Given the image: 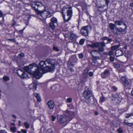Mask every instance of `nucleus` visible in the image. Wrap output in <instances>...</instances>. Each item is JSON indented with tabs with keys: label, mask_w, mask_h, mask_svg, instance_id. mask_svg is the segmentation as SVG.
Segmentation results:
<instances>
[{
	"label": "nucleus",
	"mask_w": 133,
	"mask_h": 133,
	"mask_svg": "<svg viewBox=\"0 0 133 133\" xmlns=\"http://www.w3.org/2000/svg\"><path fill=\"white\" fill-rule=\"evenodd\" d=\"M113 66L116 69H117L120 67V65L119 64L116 63H113Z\"/></svg>",
	"instance_id": "obj_31"
},
{
	"label": "nucleus",
	"mask_w": 133,
	"mask_h": 133,
	"mask_svg": "<svg viewBox=\"0 0 133 133\" xmlns=\"http://www.w3.org/2000/svg\"><path fill=\"white\" fill-rule=\"evenodd\" d=\"M8 40L14 42H15L16 41L14 39H8Z\"/></svg>",
	"instance_id": "obj_51"
},
{
	"label": "nucleus",
	"mask_w": 133,
	"mask_h": 133,
	"mask_svg": "<svg viewBox=\"0 0 133 133\" xmlns=\"http://www.w3.org/2000/svg\"><path fill=\"white\" fill-rule=\"evenodd\" d=\"M121 82L122 83L124 89H127L129 88V83L127 78L125 76H123L121 77Z\"/></svg>",
	"instance_id": "obj_5"
},
{
	"label": "nucleus",
	"mask_w": 133,
	"mask_h": 133,
	"mask_svg": "<svg viewBox=\"0 0 133 133\" xmlns=\"http://www.w3.org/2000/svg\"><path fill=\"white\" fill-rule=\"evenodd\" d=\"M52 120V121H54L56 119V117L53 115L51 116Z\"/></svg>",
	"instance_id": "obj_50"
},
{
	"label": "nucleus",
	"mask_w": 133,
	"mask_h": 133,
	"mask_svg": "<svg viewBox=\"0 0 133 133\" xmlns=\"http://www.w3.org/2000/svg\"><path fill=\"white\" fill-rule=\"evenodd\" d=\"M54 24L53 23L51 22L49 24V27L52 30H54L55 28V26Z\"/></svg>",
	"instance_id": "obj_22"
},
{
	"label": "nucleus",
	"mask_w": 133,
	"mask_h": 133,
	"mask_svg": "<svg viewBox=\"0 0 133 133\" xmlns=\"http://www.w3.org/2000/svg\"><path fill=\"white\" fill-rule=\"evenodd\" d=\"M100 58V57L99 56H96L93 57L91 58L92 61L94 63H95L97 59H99Z\"/></svg>",
	"instance_id": "obj_26"
},
{
	"label": "nucleus",
	"mask_w": 133,
	"mask_h": 133,
	"mask_svg": "<svg viewBox=\"0 0 133 133\" xmlns=\"http://www.w3.org/2000/svg\"><path fill=\"white\" fill-rule=\"evenodd\" d=\"M93 75V73L92 72H90L89 73V75L90 77L92 76Z\"/></svg>",
	"instance_id": "obj_53"
},
{
	"label": "nucleus",
	"mask_w": 133,
	"mask_h": 133,
	"mask_svg": "<svg viewBox=\"0 0 133 133\" xmlns=\"http://www.w3.org/2000/svg\"><path fill=\"white\" fill-rule=\"evenodd\" d=\"M67 65L68 68L71 67H74V65L70 61H68V62Z\"/></svg>",
	"instance_id": "obj_29"
},
{
	"label": "nucleus",
	"mask_w": 133,
	"mask_h": 133,
	"mask_svg": "<svg viewBox=\"0 0 133 133\" xmlns=\"http://www.w3.org/2000/svg\"><path fill=\"white\" fill-rule=\"evenodd\" d=\"M57 118L58 122L60 124H63L67 120H68V117L65 115H58Z\"/></svg>",
	"instance_id": "obj_6"
},
{
	"label": "nucleus",
	"mask_w": 133,
	"mask_h": 133,
	"mask_svg": "<svg viewBox=\"0 0 133 133\" xmlns=\"http://www.w3.org/2000/svg\"><path fill=\"white\" fill-rule=\"evenodd\" d=\"M127 49V45H124L123 47L122 48V49Z\"/></svg>",
	"instance_id": "obj_60"
},
{
	"label": "nucleus",
	"mask_w": 133,
	"mask_h": 133,
	"mask_svg": "<svg viewBox=\"0 0 133 133\" xmlns=\"http://www.w3.org/2000/svg\"><path fill=\"white\" fill-rule=\"evenodd\" d=\"M124 55L127 58L130 57L131 56L130 51L128 50L125 52Z\"/></svg>",
	"instance_id": "obj_21"
},
{
	"label": "nucleus",
	"mask_w": 133,
	"mask_h": 133,
	"mask_svg": "<svg viewBox=\"0 0 133 133\" xmlns=\"http://www.w3.org/2000/svg\"><path fill=\"white\" fill-rule=\"evenodd\" d=\"M19 55L20 57H23L24 56V54L22 53H21L20 54H19Z\"/></svg>",
	"instance_id": "obj_56"
},
{
	"label": "nucleus",
	"mask_w": 133,
	"mask_h": 133,
	"mask_svg": "<svg viewBox=\"0 0 133 133\" xmlns=\"http://www.w3.org/2000/svg\"><path fill=\"white\" fill-rule=\"evenodd\" d=\"M53 49L54 50L58 52L59 51V49L57 47L55 46H54L53 47Z\"/></svg>",
	"instance_id": "obj_42"
},
{
	"label": "nucleus",
	"mask_w": 133,
	"mask_h": 133,
	"mask_svg": "<svg viewBox=\"0 0 133 133\" xmlns=\"http://www.w3.org/2000/svg\"><path fill=\"white\" fill-rule=\"evenodd\" d=\"M21 131L22 133H26L27 132V131L24 129H22L21 130Z\"/></svg>",
	"instance_id": "obj_55"
},
{
	"label": "nucleus",
	"mask_w": 133,
	"mask_h": 133,
	"mask_svg": "<svg viewBox=\"0 0 133 133\" xmlns=\"http://www.w3.org/2000/svg\"><path fill=\"white\" fill-rule=\"evenodd\" d=\"M24 125L25 128L26 129H28L30 127V125L28 122H25L24 123Z\"/></svg>",
	"instance_id": "obj_33"
},
{
	"label": "nucleus",
	"mask_w": 133,
	"mask_h": 133,
	"mask_svg": "<svg viewBox=\"0 0 133 133\" xmlns=\"http://www.w3.org/2000/svg\"><path fill=\"white\" fill-rule=\"evenodd\" d=\"M63 17L65 22H68L71 19L72 16V10L71 7L67 8L64 7L62 11Z\"/></svg>",
	"instance_id": "obj_2"
},
{
	"label": "nucleus",
	"mask_w": 133,
	"mask_h": 133,
	"mask_svg": "<svg viewBox=\"0 0 133 133\" xmlns=\"http://www.w3.org/2000/svg\"><path fill=\"white\" fill-rule=\"evenodd\" d=\"M115 26L114 24L111 23H110L109 25L110 28L111 30H113L114 29Z\"/></svg>",
	"instance_id": "obj_30"
},
{
	"label": "nucleus",
	"mask_w": 133,
	"mask_h": 133,
	"mask_svg": "<svg viewBox=\"0 0 133 133\" xmlns=\"http://www.w3.org/2000/svg\"><path fill=\"white\" fill-rule=\"evenodd\" d=\"M104 50V48L103 47H99L98 48V51L99 52H102Z\"/></svg>",
	"instance_id": "obj_39"
},
{
	"label": "nucleus",
	"mask_w": 133,
	"mask_h": 133,
	"mask_svg": "<svg viewBox=\"0 0 133 133\" xmlns=\"http://www.w3.org/2000/svg\"><path fill=\"white\" fill-rule=\"evenodd\" d=\"M108 37H104L101 38V39L103 41H104L105 40H107Z\"/></svg>",
	"instance_id": "obj_54"
},
{
	"label": "nucleus",
	"mask_w": 133,
	"mask_h": 133,
	"mask_svg": "<svg viewBox=\"0 0 133 133\" xmlns=\"http://www.w3.org/2000/svg\"><path fill=\"white\" fill-rule=\"evenodd\" d=\"M126 125H128L129 126H131L132 125V124L131 123H126Z\"/></svg>",
	"instance_id": "obj_57"
},
{
	"label": "nucleus",
	"mask_w": 133,
	"mask_h": 133,
	"mask_svg": "<svg viewBox=\"0 0 133 133\" xmlns=\"http://www.w3.org/2000/svg\"><path fill=\"white\" fill-rule=\"evenodd\" d=\"M11 130L13 132H14L16 131V129L15 127H11L10 128Z\"/></svg>",
	"instance_id": "obj_46"
},
{
	"label": "nucleus",
	"mask_w": 133,
	"mask_h": 133,
	"mask_svg": "<svg viewBox=\"0 0 133 133\" xmlns=\"http://www.w3.org/2000/svg\"><path fill=\"white\" fill-rule=\"evenodd\" d=\"M34 96L36 98L38 102H40L41 101L39 94L37 93H34Z\"/></svg>",
	"instance_id": "obj_19"
},
{
	"label": "nucleus",
	"mask_w": 133,
	"mask_h": 133,
	"mask_svg": "<svg viewBox=\"0 0 133 133\" xmlns=\"http://www.w3.org/2000/svg\"><path fill=\"white\" fill-rule=\"evenodd\" d=\"M131 45L133 46V37L131 39L130 42Z\"/></svg>",
	"instance_id": "obj_59"
},
{
	"label": "nucleus",
	"mask_w": 133,
	"mask_h": 133,
	"mask_svg": "<svg viewBox=\"0 0 133 133\" xmlns=\"http://www.w3.org/2000/svg\"><path fill=\"white\" fill-rule=\"evenodd\" d=\"M89 29H91V27L90 25L83 26L80 30L81 33L82 35L85 37L88 36Z\"/></svg>",
	"instance_id": "obj_4"
},
{
	"label": "nucleus",
	"mask_w": 133,
	"mask_h": 133,
	"mask_svg": "<svg viewBox=\"0 0 133 133\" xmlns=\"http://www.w3.org/2000/svg\"><path fill=\"white\" fill-rule=\"evenodd\" d=\"M99 45H101L102 47H104L105 46V44L103 41L99 42Z\"/></svg>",
	"instance_id": "obj_36"
},
{
	"label": "nucleus",
	"mask_w": 133,
	"mask_h": 133,
	"mask_svg": "<svg viewBox=\"0 0 133 133\" xmlns=\"http://www.w3.org/2000/svg\"><path fill=\"white\" fill-rule=\"evenodd\" d=\"M123 21L122 20H117L115 21V25H121L123 23Z\"/></svg>",
	"instance_id": "obj_23"
},
{
	"label": "nucleus",
	"mask_w": 133,
	"mask_h": 133,
	"mask_svg": "<svg viewBox=\"0 0 133 133\" xmlns=\"http://www.w3.org/2000/svg\"><path fill=\"white\" fill-rule=\"evenodd\" d=\"M52 59H48L44 61H42L39 63L40 66L33 73L34 77L33 79V84H35V88H37V83L36 79H39L42 76V73L51 72L55 69V65L52 64Z\"/></svg>",
	"instance_id": "obj_1"
},
{
	"label": "nucleus",
	"mask_w": 133,
	"mask_h": 133,
	"mask_svg": "<svg viewBox=\"0 0 133 133\" xmlns=\"http://www.w3.org/2000/svg\"><path fill=\"white\" fill-rule=\"evenodd\" d=\"M0 133H6V132L4 131L1 130L0 131Z\"/></svg>",
	"instance_id": "obj_61"
},
{
	"label": "nucleus",
	"mask_w": 133,
	"mask_h": 133,
	"mask_svg": "<svg viewBox=\"0 0 133 133\" xmlns=\"http://www.w3.org/2000/svg\"><path fill=\"white\" fill-rule=\"evenodd\" d=\"M75 115V114L74 112H70L69 114V116H68V121H69L71 120L74 117Z\"/></svg>",
	"instance_id": "obj_18"
},
{
	"label": "nucleus",
	"mask_w": 133,
	"mask_h": 133,
	"mask_svg": "<svg viewBox=\"0 0 133 133\" xmlns=\"http://www.w3.org/2000/svg\"><path fill=\"white\" fill-rule=\"evenodd\" d=\"M113 98L112 99V101H114L116 103H119L122 99V97L119 95H118L116 94H113L112 95Z\"/></svg>",
	"instance_id": "obj_8"
},
{
	"label": "nucleus",
	"mask_w": 133,
	"mask_h": 133,
	"mask_svg": "<svg viewBox=\"0 0 133 133\" xmlns=\"http://www.w3.org/2000/svg\"><path fill=\"white\" fill-rule=\"evenodd\" d=\"M92 96L91 91L88 89L85 90L83 93V96L85 99L90 98Z\"/></svg>",
	"instance_id": "obj_9"
},
{
	"label": "nucleus",
	"mask_w": 133,
	"mask_h": 133,
	"mask_svg": "<svg viewBox=\"0 0 133 133\" xmlns=\"http://www.w3.org/2000/svg\"><path fill=\"white\" fill-rule=\"evenodd\" d=\"M36 64L35 63H33L30 64L29 66H25L24 69V70L29 74H32V72L31 69L33 68V66H35Z\"/></svg>",
	"instance_id": "obj_10"
},
{
	"label": "nucleus",
	"mask_w": 133,
	"mask_h": 133,
	"mask_svg": "<svg viewBox=\"0 0 133 133\" xmlns=\"http://www.w3.org/2000/svg\"><path fill=\"white\" fill-rule=\"evenodd\" d=\"M31 6L33 9L35 10L37 14L38 15H40L43 18H46L51 16V13L49 11H47L46 13L45 14L44 13V12H46L45 10L44 11L39 10L36 7L35 2L33 3L32 4Z\"/></svg>",
	"instance_id": "obj_3"
},
{
	"label": "nucleus",
	"mask_w": 133,
	"mask_h": 133,
	"mask_svg": "<svg viewBox=\"0 0 133 133\" xmlns=\"http://www.w3.org/2000/svg\"><path fill=\"white\" fill-rule=\"evenodd\" d=\"M21 72H22L21 75H20L18 73V75L19 76L22 78H25L27 76L26 74L24 72L21 71Z\"/></svg>",
	"instance_id": "obj_25"
},
{
	"label": "nucleus",
	"mask_w": 133,
	"mask_h": 133,
	"mask_svg": "<svg viewBox=\"0 0 133 133\" xmlns=\"http://www.w3.org/2000/svg\"><path fill=\"white\" fill-rule=\"evenodd\" d=\"M109 70H106L102 73L101 75L103 78H105L109 75Z\"/></svg>",
	"instance_id": "obj_14"
},
{
	"label": "nucleus",
	"mask_w": 133,
	"mask_h": 133,
	"mask_svg": "<svg viewBox=\"0 0 133 133\" xmlns=\"http://www.w3.org/2000/svg\"><path fill=\"white\" fill-rule=\"evenodd\" d=\"M130 6L131 7H133V2L130 3Z\"/></svg>",
	"instance_id": "obj_64"
},
{
	"label": "nucleus",
	"mask_w": 133,
	"mask_h": 133,
	"mask_svg": "<svg viewBox=\"0 0 133 133\" xmlns=\"http://www.w3.org/2000/svg\"><path fill=\"white\" fill-rule=\"evenodd\" d=\"M70 39L71 40L76 39L77 37V36L75 34L72 32L70 33Z\"/></svg>",
	"instance_id": "obj_20"
},
{
	"label": "nucleus",
	"mask_w": 133,
	"mask_h": 133,
	"mask_svg": "<svg viewBox=\"0 0 133 133\" xmlns=\"http://www.w3.org/2000/svg\"><path fill=\"white\" fill-rule=\"evenodd\" d=\"M101 94L102 95V96L101 97H100V98L99 99V102H100L102 103H103L104 101H105V98L104 97L103 95V93H101Z\"/></svg>",
	"instance_id": "obj_24"
},
{
	"label": "nucleus",
	"mask_w": 133,
	"mask_h": 133,
	"mask_svg": "<svg viewBox=\"0 0 133 133\" xmlns=\"http://www.w3.org/2000/svg\"><path fill=\"white\" fill-rule=\"evenodd\" d=\"M117 131L119 133H122L123 132V130L120 128H119L117 129Z\"/></svg>",
	"instance_id": "obj_45"
},
{
	"label": "nucleus",
	"mask_w": 133,
	"mask_h": 133,
	"mask_svg": "<svg viewBox=\"0 0 133 133\" xmlns=\"http://www.w3.org/2000/svg\"><path fill=\"white\" fill-rule=\"evenodd\" d=\"M107 40L108 42H110L112 41V39L108 38L107 39Z\"/></svg>",
	"instance_id": "obj_58"
},
{
	"label": "nucleus",
	"mask_w": 133,
	"mask_h": 133,
	"mask_svg": "<svg viewBox=\"0 0 133 133\" xmlns=\"http://www.w3.org/2000/svg\"><path fill=\"white\" fill-rule=\"evenodd\" d=\"M3 79L4 81H7L9 80V77L5 76L3 77Z\"/></svg>",
	"instance_id": "obj_44"
},
{
	"label": "nucleus",
	"mask_w": 133,
	"mask_h": 133,
	"mask_svg": "<svg viewBox=\"0 0 133 133\" xmlns=\"http://www.w3.org/2000/svg\"><path fill=\"white\" fill-rule=\"evenodd\" d=\"M91 54L93 57L97 56L99 54L100 52L98 51L95 50L92 51L91 52Z\"/></svg>",
	"instance_id": "obj_16"
},
{
	"label": "nucleus",
	"mask_w": 133,
	"mask_h": 133,
	"mask_svg": "<svg viewBox=\"0 0 133 133\" xmlns=\"http://www.w3.org/2000/svg\"><path fill=\"white\" fill-rule=\"evenodd\" d=\"M125 118H128L131 116H133V114L132 113L130 114H125Z\"/></svg>",
	"instance_id": "obj_34"
},
{
	"label": "nucleus",
	"mask_w": 133,
	"mask_h": 133,
	"mask_svg": "<svg viewBox=\"0 0 133 133\" xmlns=\"http://www.w3.org/2000/svg\"><path fill=\"white\" fill-rule=\"evenodd\" d=\"M51 110H50V109H49V110L48 111V113L49 114H51Z\"/></svg>",
	"instance_id": "obj_62"
},
{
	"label": "nucleus",
	"mask_w": 133,
	"mask_h": 133,
	"mask_svg": "<svg viewBox=\"0 0 133 133\" xmlns=\"http://www.w3.org/2000/svg\"><path fill=\"white\" fill-rule=\"evenodd\" d=\"M78 56L79 58L80 59H82L84 57L83 54L82 53H81L78 54Z\"/></svg>",
	"instance_id": "obj_43"
},
{
	"label": "nucleus",
	"mask_w": 133,
	"mask_h": 133,
	"mask_svg": "<svg viewBox=\"0 0 133 133\" xmlns=\"http://www.w3.org/2000/svg\"><path fill=\"white\" fill-rule=\"evenodd\" d=\"M36 6L37 8H38H38H39V9H41L40 8H44V10H45V7L43 6L42 5V4L38 2H37L36 3ZM45 11L46 12V11ZM47 11H46V12H46Z\"/></svg>",
	"instance_id": "obj_17"
},
{
	"label": "nucleus",
	"mask_w": 133,
	"mask_h": 133,
	"mask_svg": "<svg viewBox=\"0 0 133 133\" xmlns=\"http://www.w3.org/2000/svg\"><path fill=\"white\" fill-rule=\"evenodd\" d=\"M112 89L114 91L117 90V88L115 86H113L112 88Z\"/></svg>",
	"instance_id": "obj_49"
},
{
	"label": "nucleus",
	"mask_w": 133,
	"mask_h": 133,
	"mask_svg": "<svg viewBox=\"0 0 133 133\" xmlns=\"http://www.w3.org/2000/svg\"><path fill=\"white\" fill-rule=\"evenodd\" d=\"M113 54V51L111 50L109 52L107 53V55H109V56H112V55Z\"/></svg>",
	"instance_id": "obj_38"
},
{
	"label": "nucleus",
	"mask_w": 133,
	"mask_h": 133,
	"mask_svg": "<svg viewBox=\"0 0 133 133\" xmlns=\"http://www.w3.org/2000/svg\"><path fill=\"white\" fill-rule=\"evenodd\" d=\"M72 99L71 98H68L67 99V101L69 103H71L72 102Z\"/></svg>",
	"instance_id": "obj_48"
},
{
	"label": "nucleus",
	"mask_w": 133,
	"mask_h": 133,
	"mask_svg": "<svg viewBox=\"0 0 133 133\" xmlns=\"http://www.w3.org/2000/svg\"><path fill=\"white\" fill-rule=\"evenodd\" d=\"M88 45L89 46L93 48H97L99 46V42L93 43L91 44H88Z\"/></svg>",
	"instance_id": "obj_15"
},
{
	"label": "nucleus",
	"mask_w": 133,
	"mask_h": 133,
	"mask_svg": "<svg viewBox=\"0 0 133 133\" xmlns=\"http://www.w3.org/2000/svg\"><path fill=\"white\" fill-rule=\"evenodd\" d=\"M115 58L114 56H110V61L111 62H113L115 60Z\"/></svg>",
	"instance_id": "obj_37"
},
{
	"label": "nucleus",
	"mask_w": 133,
	"mask_h": 133,
	"mask_svg": "<svg viewBox=\"0 0 133 133\" xmlns=\"http://www.w3.org/2000/svg\"><path fill=\"white\" fill-rule=\"evenodd\" d=\"M48 105V108L50 110H52L54 109L55 105L54 102L52 100H49L46 103Z\"/></svg>",
	"instance_id": "obj_11"
},
{
	"label": "nucleus",
	"mask_w": 133,
	"mask_h": 133,
	"mask_svg": "<svg viewBox=\"0 0 133 133\" xmlns=\"http://www.w3.org/2000/svg\"><path fill=\"white\" fill-rule=\"evenodd\" d=\"M12 22L13 23L12 24V26H13L15 25L16 23V22L14 19H13Z\"/></svg>",
	"instance_id": "obj_52"
},
{
	"label": "nucleus",
	"mask_w": 133,
	"mask_h": 133,
	"mask_svg": "<svg viewBox=\"0 0 133 133\" xmlns=\"http://www.w3.org/2000/svg\"><path fill=\"white\" fill-rule=\"evenodd\" d=\"M16 32L17 33H18L19 34H21V36H22L23 33V30H21L19 31H18L17 30H16Z\"/></svg>",
	"instance_id": "obj_40"
},
{
	"label": "nucleus",
	"mask_w": 133,
	"mask_h": 133,
	"mask_svg": "<svg viewBox=\"0 0 133 133\" xmlns=\"http://www.w3.org/2000/svg\"><path fill=\"white\" fill-rule=\"evenodd\" d=\"M120 46V45L119 44L117 45L113 46L111 47V49L112 50H114L115 49L118 48Z\"/></svg>",
	"instance_id": "obj_27"
},
{
	"label": "nucleus",
	"mask_w": 133,
	"mask_h": 133,
	"mask_svg": "<svg viewBox=\"0 0 133 133\" xmlns=\"http://www.w3.org/2000/svg\"><path fill=\"white\" fill-rule=\"evenodd\" d=\"M123 55V50H122L117 49L115 52V55L116 57L122 56Z\"/></svg>",
	"instance_id": "obj_13"
},
{
	"label": "nucleus",
	"mask_w": 133,
	"mask_h": 133,
	"mask_svg": "<svg viewBox=\"0 0 133 133\" xmlns=\"http://www.w3.org/2000/svg\"><path fill=\"white\" fill-rule=\"evenodd\" d=\"M3 16V13L0 11V18L2 17Z\"/></svg>",
	"instance_id": "obj_63"
},
{
	"label": "nucleus",
	"mask_w": 133,
	"mask_h": 133,
	"mask_svg": "<svg viewBox=\"0 0 133 133\" xmlns=\"http://www.w3.org/2000/svg\"><path fill=\"white\" fill-rule=\"evenodd\" d=\"M51 23H57V20L56 18L54 17H53L51 18Z\"/></svg>",
	"instance_id": "obj_32"
},
{
	"label": "nucleus",
	"mask_w": 133,
	"mask_h": 133,
	"mask_svg": "<svg viewBox=\"0 0 133 133\" xmlns=\"http://www.w3.org/2000/svg\"><path fill=\"white\" fill-rule=\"evenodd\" d=\"M84 39H82L79 41V44L81 45H82L84 43Z\"/></svg>",
	"instance_id": "obj_41"
},
{
	"label": "nucleus",
	"mask_w": 133,
	"mask_h": 133,
	"mask_svg": "<svg viewBox=\"0 0 133 133\" xmlns=\"http://www.w3.org/2000/svg\"><path fill=\"white\" fill-rule=\"evenodd\" d=\"M116 29L118 30L119 32H122L124 31L126 29L125 28L124 29H123L121 28L119 29H118L117 28H116Z\"/></svg>",
	"instance_id": "obj_35"
},
{
	"label": "nucleus",
	"mask_w": 133,
	"mask_h": 133,
	"mask_svg": "<svg viewBox=\"0 0 133 133\" xmlns=\"http://www.w3.org/2000/svg\"><path fill=\"white\" fill-rule=\"evenodd\" d=\"M85 101L89 105H91L94 104V100L93 98H86Z\"/></svg>",
	"instance_id": "obj_12"
},
{
	"label": "nucleus",
	"mask_w": 133,
	"mask_h": 133,
	"mask_svg": "<svg viewBox=\"0 0 133 133\" xmlns=\"http://www.w3.org/2000/svg\"><path fill=\"white\" fill-rule=\"evenodd\" d=\"M72 67H70L68 68V70H69L71 72H73L74 70L73 68Z\"/></svg>",
	"instance_id": "obj_47"
},
{
	"label": "nucleus",
	"mask_w": 133,
	"mask_h": 133,
	"mask_svg": "<svg viewBox=\"0 0 133 133\" xmlns=\"http://www.w3.org/2000/svg\"><path fill=\"white\" fill-rule=\"evenodd\" d=\"M89 70L88 68H86L84 70L82 79V82L83 83L86 82L87 81V79L89 78L88 76V74Z\"/></svg>",
	"instance_id": "obj_7"
},
{
	"label": "nucleus",
	"mask_w": 133,
	"mask_h": 133,
	"mask_svg": "<svg viewBox=\"0 0 133 133\" xmlns=\"http://www.w3.org/2000/svg\"><path fill=\"white\" fill-rule=\"evenodd\" d=\"M71 59L72 61L75 63L76 62L77 60L76 56L75 55L72 56Z\"/></svg>",
	"instance_id": "obj_28"
}]
</instances>
